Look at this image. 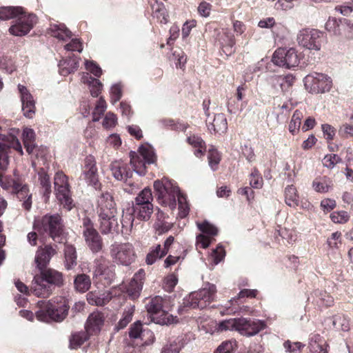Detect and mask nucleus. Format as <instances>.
Wrapping results in <instances>:
<instances>
[{
  "label": "nucleus",
  "mask_w": 353,
  "mask_h": 353,
  "mask_svg": "<svg viewBox=\"0 0 353 353\" xmlns=\"http://www.w3.org/2000/svg\"><path fill=\"white\" fill-rule=\"evenodd\" d=\"M99 230L102 234H118L119 224L118 211L112 196L109 192L102 193L97 201Z\"/></svg>",
  "instance_id": "1"
},
{
  "label": "nucleus",
  "mask_w": 353,
  "mask_h": 353,
  "mask_svg": "<svg viewBox=\"0 0 353 353\" xmlns=\"http://www.w3.org/2000/svg\"><path fill=\"white\" fill-rule=\"evenodd\" d=\"M37 305L39 308L35 312L37 319L47 323L63 321L70 309L68 301L63 296H55L48 301H39Z\"/></svg>",
  "instance_id": "2"
},
{
  "label": "nucleus",
  "mask_w": 353,
  "mask_h": 353,
  "mask_svg": "<svg viewBox=\"0 0 353 353\" xmlns=\"http://www.w3.org/2000/svg\"><path fill=\"white\" fill-rule=\"evenodd\" d=\"M64 279L63 274L56 270L48 268L40 270V274L34 276L31 292L37 297L48 298L54 287H61Z\"/></svg>",
  "instance_id": "3"
},
{
  "label": "nucleus",
  "mask_w": 353,
  "mask_h": 353,
  "mask_svg": "<svg viewBox=\"0 0 353 353\" xmlns=\"http://www.w3.org/2000/svg\"><path fill=\"white\" fill-rule=\"evenodd\" d=\"M154 189L159 204L168 206L171 210L176 208L179 188L174 181L163 177L154 182Z\"/></svg>",
  "instance_id": "4"
},
{
  "label": "nucleus",
  "mask_w": 353,
  "mask_h": 353,
  "mask_svg": "<svg viewBox=\"0 0 353 353\" xmlns=\"http://www.w3.org/2000/svg\"><path fill=\"white\" fill-rule=\"evenodd\" d=\"M216 292L215 285L208 283L205 286L196 292H191L183 299L184 307L203 309L214 300Z\"/></svg>",
  "instance_id": "5"
},
{
  "label": "nucleus",
  "mask_w": 353,
  "mask_h": 353,
  "mask_svg": "<svg viewBox=\"0 0 353 353\" xmlns=\"http://www.w3.org/2000/svg\"><path fill=\"white\" fill-rule=\"evenodd\" d=\"M34 228L40 233L47 234L56 241L63 233V220L59 214H46L40 220L34 221Z\"/></svg>",
  "instance_id": "6"
},
{
  "label": "nucleus",
  "mask_w": 353,
  "mask_h": 353,
  "mask_svg": "<svg viewBox=\"0 0 353 353\" xmlns=\"http://www.w3.org/2000/svg\"><path fill=\"white\" fill-rule=\"evenodd\" d=\"M54 185L56 198L60 204L67 210H71L74 205L67 176L63 172H57L54 178Z\"/></svg>",
  "instance_id": "7"
},
{
  "label": "nucleus",
  "mask_w": 353,
  "mask_h": 353,
  "mask_svg": "<svg viewBox=\"0 0 353 353\" xmlns=\"http://www.w3.org/2000/svg\"><path fill=\"white\" fill-rule=\"evenodd\" d=\"M164 300L160 296L151 298L145 307L151 321L159 325H168L173 322V317L163 309Z\"/></svg>",
  "instance_id": "8"
},
{
  "label": "nucleus",
  "mask_w": 353,
  "mask_h": 353,
  "mask_svg": "<svg viewBox=\"0 0 353 353\" xmlns=\"http://www.w3.org/2000/svg\"><path fill=\"white\" fill-rule=\"evenodd\" d=\"M142 159L138 154L133 151L130 152V164L133 168L134 172L143 176L145 174V164H151L155 162L156 156L152 146L149 145H141L139 149Z\"/></svg>",
  "instance_id": "9"
},
{
  "label": "nucleus",
  "mask_w": 353,
  "mask_h": 353,
  "mask_svg": "<svg viewBox=\"0 0 353 353\" xmlns=\"http://www.w3.org/2000/svg\"><path fill=\"white\" fill-rule=\"evenodd\" d=\"M306 89L311 93H325L329 92L332 87V79L327 74L312 72L303 79Z\"/></svg>",
  "instance_id": "10"
},
{
  "label": "nucleus",
  "mask_w": 353,
  "mask_h": 353,
  "mask_svg": "<svg viewBox=\"0 0 353 353\" xmlns=\"http://www.w3.org/2000/svg\"><path fill=\"white\" fill-rule=\"evenodd\" d=\"M272 61L279 67L292 69L298 66L300 57L294 48H279L274 52Z\"/></svg>",
  "instance_id": "11"
},
{
  "label": "nucleus",
  "mask_w": 353,
  "mask_h": 353,
  "mask_svg": "<svg viewBox=\"0 0 353 353\" xmlns=\"http://www.w3.org/2000/svg\"><path fill=\"white\" fill-rule=\"evenodd\" d=\"M110 170L115 179L124 181L123 189L125 192L133 194L139 189L138 185L130 180L134 170H132L126 163L120 161L112 162Z\"/></svg>",
  "instance_id": "12"
},
{
  "label": "nucleus",
  "mask_w": 353,
  "mask_h": 353,
  "mask_svg": "<svg viewBox=\"0 0 353 353\" xmlns=\"http://www.w3.org/2000/svg\"><path fill=\"white\" fill-rule=\"evenodd\" d=\"M110 256L114 263L124 266L131 265L136 257L134 248L129 243L112 245Z\"/></svg>",
  "instance_id": "13"
},
{
  "label": "nucleus",
  "mask_w": 353,
  "mask_h": 353,
  "mask_svg": "<svg viewBox=\"0 0 353 353\" xmlns=\"http://www.w3.org/2000/svg\"><path fill=\"white\" fill-rule=\"evenodd\" d=\"M37 23V17L34 14H26L23 11L12 21V25L9 28V32L16 37L26 35Z\"/></svg>",
  "instance_id": "14"
},
{
  "label": "nucleus",
  "mask_w": 353,
  "mask_h": 353,
  "mask_svg": "<svg viewBox=\"0 0 353 353\" xmlns=\"http://www.w3.org/2000/svg\"><path fill=\"white\" fill-rule=\"evenodd\" d=\"M3 183L7 187L1 185L3 189H8L12 187L17 194V198L22 201V206L26 210H30L32 207V194L27 185H23L18 181H15L7 176L3 175Z\"/></svg>",
  "instance_id": "15"
},
{
  "label": "nucleus",
  "mask_w": 353,
  "mask_h": 353,
  "mask_svg": "<svg viewBox=\"0 0 353 353\" xmlns=\"http://www.w3.org/2000/svg\"><path fill=\"white\" fill-rule=\"evenodd\" d=\"M237 332L247 337L256 335L266 327L264 321L256 319L237 318Z\"/></svg>",
  "instance_id": "16"
},
{
  "label": "nucleus",
  "mask_w": 353,
  "mask_h": 353,
  "mask_svg": "<svg viewBox=\"0 0 353 353\" xmlns=\"http://www.w3.org/2000/svg\"><path fill=\"white\" fill-rule=\"evenodd\" d=\"M83 236L93 252H98L102 248V241L93 223L88 217L83 219Z\"/></svg>",
  "instance_id": "17"
},
{
  "label": "nucleus",
  "mask_w": 353,
  "mask_h": 353,
  "mask_svg": "<svg viewBox=\"0 0 353 353\" xmlns=\"http://www.w3.org/2000/svg\"><path fill=\"white\" fill-rule=\"evenodd\" d=\"M322 32L317 30L305 29L299 33L297 41L299 44L308 50H319L321 46Z\"/></svg>",
  "instance_id": "18"
},
{
  "label": "nucleus",
  "mask_w": 353,
  "mask_h": 353,
  "mask_svg": "<svg viewBox=\"0 0 353 353\" xmlns=\"http://www.w3.org/2000/svg\"><path fill=\"white\" fill-rule=\"evenodd\" d=\"M129 336L131 339H140L141 345H148L154 341V335L149 329H143V324L137 321L132 324L129 329Z\"/></svg>",
  "instance_id": "19"
},
{
  "label": "nucleus",
  "mask_w": 353,
  "mask_h": 353,
  "mask_svg": "<svg viewBox=\"0 0 353 353\" xmlns=\"http://www.w3.org/2000/svg\"><path fill=\"white\" fill-rule=\"evenodd\" d=\"M83 173L89 185L93 186L95 189L100 186L96 161L93 156L89 155L85 158Z\"/></svg>",
  "instance_id": "20"
},
{
  "label": "nucleus",
  "mask_w": 353,
  "mask_h": 353,
  "mask_svg": "<svg viewBox=\"0 0 353 353\" xmlns=\"http://www.w3.org/2000/svg\"><path fill=\"white\" fill-rule=\"evenodd\" d=\"M18 89L21 95L23 115L27 118L32 119L35 114V103L33 97L24 85L19 84Z\"/></svg>",
  "instance_id": "21"
},
{
  "label": "nucleus",
  "mask_w": 353,
  "mask_h": 353,
  "mask_svg": "<svg viewBox=\"0 0 353 353\" xmlns=\"http://www.w3.org/2000/svg\"><path fill=\"white\" fill-rule=\"evenodd\" d=\"M145 276V271L143 269H140L131 279L127 289L128 295L131 299L134 300L140 296Z\"/></svg>",
  "instance_id": "22"
},
{
  "label": "nucleus",
  "mask_w": 353,
  "mask_h": 353,
  "mask_svg": "<svg viewBox=\"0 0 353 353\" xmlns=\"http://www.w3.org/2000/svg\"><path fill=\"white\" fill-rule=\"evenodd\" d=\"M6 140V135L1 133V128L0 127V185L4 187L8 185L3 183V174L9 165V157L8 155V147Z\"/></svg>",
  "instance_id": "23"
},
{
  "label": "nucleus",
  "mask_w": 353,
  "mask_h": 353,
  "mask_svg": "<svg viewBox=\"0 0 353 353\" xmlns=\"http://www.w3.org/2000/svg\"><path fill=\"white\" fill-rule=\"evenodd\" d=\"M294 79L291 74L285 76L273 75L270 78V83L274 89H280L282 92H286L293 85Z\"/></svg>",
  "instance_id": "24"
},
{
  "label": "nucleus",
  "mask_w": 353,
  "mask_h": 353,
  "mask_svg": "<svg viewBox=\"0 0 353 353\" xmlns=\"http://www.w3.org/2000/svg\"><path fill=\"white\" fill-rule=\"evenodd\" d=\"M56 254V250L51 245H46L38 249L35 256V263L39 270L44 269L52 257Z\"/></svg>",
  "instance_id": "25"
},
{
  "label": "nucleus",
  "mask_w": 353,
  "mask_h": 353,
  "mask_svg": "<svg viewBox=\"0 0 353 353\" xmlns=\"http://www.w3.org/2000/svg\"><path fill=\"white\" fill-rule=\"evenodd\" d=\"M208 130L212 133H224L228 129V122L224 114L219 113L214 116L213 119H211L207 123Z\"/></svg>",
  "instance_id": "26"
},
{
  "label": "nucleus",
  "mask_w": 353,
  "mask_h": 353,
  "mask_svg": "<svg viewBox=\"0 0 353 353\" xmlns=\"http://www.w3.org/2000/svg\"><path fill=\"white\" fill-rule=\"evenodd\" d=\"M108 263V261L102 256L95 259L93 277L101 276L105 279L111 280L114 277V273L110 270Z\"/></svg>",
  "instance_id": "27"
},
{
  "label": "nucleus",
  "mask_w": 353,
  "mask_h": 353,
  "mask_svg": "<svg viewBox=\"0 0 353 353\" xmlns=\"http://www.w3.org/2000/svg\"><path fill=\"white\" fill-rule=\"evenodd\" d=\"M112 299L110 292H90L87 294V301L89 304L97 306H103L109 303Z\"/></svg>",
  "instance_id": "28"
},
{
  "label": "nucleus",
  "mask_w": 353,
  "mask_h": 353,
  "mask_svg": "<svg viewBox=\"0 0 353 353\" xmlns=\"http://www.w3.org/2000/svg\"><path fill=\"white\" fill-rule=\"evenodd\" d=\"M312 302L319 307H330L333 303V298L325 291L315 290L310 297H308V301L310 299Z\"/></svg>",
  "instance_id": "29"
},
{
  "label": "nucleus",
  "mask_w": 353,
  "mask_h": 353,
  "mask_svg": "<svg viewBox=\"0 0 353 353\" xmlns=\"http://www.w3.org/2000/svg\"><path fill=\"white\" fill-rule=\"evenodd\" d=\"M326 321L332 323L338 331L347 332L350 329V319L343 314H336L327 318Z\"/></svg>",
  "instance_id": "30"
},
{
  "label": "nucleus",
  "mask_w": 353,
  "mask_h": 353,
  "mask_svg": "<svg viewBox=\"0 0 353 353\" xmlns=\"http://www.w3.org/2000/svg\"><path fill=\"white\" fill-rule=\"evenodd\" d=\"M104 317L101 312H94L91 313L85 324V330L89 332H95L100 330L101 327L103 325Z\"/></svg>",
  "instance_id": "31"
},
{
  "label": "nucleus",
  "mask_w": 353,
  "mask_h": 353,
  "mask_svg": "<svg viewBox=\"0 0 353 353\" xmlns=\"http://www.w3.org/2000/svg\"><path fill=\"white\" fill-rule=\"evenodd\" d=\"M38 181L41 186V192L46 200L48 199L51 193V182L49 174L44 168H41L38 171Z\"/></svg>",
  "instance_id": "32"
},
{
  "label": "nucleus",
  "mask_w": 353,
  "mask_h": 353,
  "mask_svg": "<svg viewBox=\"0 0 353 353\" xmlns=\"http://www.w3.org/2000/svg\"><path fill=\"white\" fill-rule=\"evenodd\" d=\"M59 66L60 68V74L66 76L71 72H74L79 67V58L73 55L68 59L60 61Z\"/></svg>",
  "instance_id": "33"
},
{
  "label": "nucleus",
  "mask_w": 353,
  "mask_h": 353,
  "mask_svg": "<svg viewBox=\"0 0 353 353\" xmlns=\"http://www.w3.org/2000/svg\"><path fill=\"white\" fill-rule=\"evenodd\" d=\"M90 339L88 330L77 332L71 334L69 339V347L77 350Z\"/></svg>",
  "instance_id": "34"
},
{
  "label": "nucleus",
  "mask_w": 353,
  "mask_h": 353,
  "mask_svg": "<svg viewBox=\"0 0 353 353\" xmlns=\"http://www.w3.org/2000/svg\"><path fill=\"white\" fill-rule=\"evenodd\" d=\"M48 30L52 37L60 40L65 41L72 37L71 31L64 24H51Z\"/></svg>",
  "instance_id": "35"
},
{
  "label": "nucleus",
  "mask_w": 353,
  "mask_h": 353,
  "mask_svg": "<svg viewBox=\"0 0 353 353\" xmlns=\"http://www.w3.org/2000/svg\"><path fill=\"white\" fill-rule=\"evenodd\" d=\"M64 265L68 270H72L77 265V252L76 249L71 245H65L64 248Z\"/></svg>",
  "instance_id": "36"
},
{
  "label": "nucleus",
  "mask_w": 353,
  "mask_h": 353,
  "mask_svg": "<svg viewBox=\"0 0 353 353\" xmlns=\"http://www.w3.org/2000/svg\"><path fill=\"white\" fill-rule=\"evenodd\" d=\"M91 286V280L85 274H79L74 279V287L76 291L80 293L87 292Z\"/></svg>",
  "instance_id": "37"
},
{
  "label": "nucleus",
  "mask_w": 353,
  "mask_h": 353,
  "mask_svg": "<svg viewBox=\"0 0 353 353\" xmlns=\"http://www.w3.org/2000/svg\"><path fill=\"white\" fill-rule=\"evenodd\" d=\"M133 212L137 214V217L142 221H148L150 219L153 212L152 204L137 205L132 208Z\"/></svg>",
  "instance_id": "38"
},
{
  "label": "nucleus",
  "mask_w": 353,
  "mask_h": 353,
  "mask_svg": "<svg viewBox=\"0 0 353 353\" xmlns=\"http://www.w3.org/2000/svg\"><path fill=\"white\" fill-rule=\"evenodd\" d=\"M152 15L161 23H167L168 22V14L163 3L155 1L152 5Z\"/></svg>",
  "instance_id": "39"
},
{
  "label": "nucleus",
  "mask_w": 353,
  "mask_h": 353,
  "mask_svg": "<svg viewBox=\"0 0 353 353\" xmlns=\"http://www.w3.org/2000/svg\"><path fill=\"white\" fill-rule=\"evenodd\" d=\"M23 8L21 7L7 6L0 8V19L9 20L16 19L17 17L21 13Z\"/></svg>",
  "instance_id": "40"
},
{
  "label": "nucleus",
  "mask_w": 353,
  "mask_h": 353,
  "mask_svg": "<svg viewBox=\"0 0 353 353\" xmlns=\"http://www.w3.org/2000/svg\"><path fill=\"white\" fill-rule=\"evenodd\" d=\"M134 221V212L131 208H128L123 211L121 224L122 232L128 233L131 231Z\"/></svg>",
  "instance_id": "41"
},
{
  "label": "nucleus",
  "mask_w": 353,
  "mask_h": 353,
  "mask_svg": "<svg viewBox=\"0 0 353 353\" xmlns=\"http://www.w3.org/2000/svg\"><path fill=\"white\" fill-rule=\"evenodd\" d=\"M82 81L84 83H88L90 87V93L93 97H97L102 89V83L99 80L92 78L88 73L83 74Z\"/></svg>",
  "instance_id": "42"
},
{
  "label": "nucleus",
  "mask_w": 353,
  "mask_h": 353,
  "mask_svg": "<svg viewBox=\"0 0 353 353\" xmlns=\"http://www.w3.org/2000/svg\"><path fill=\"white\" fill-rule=\"evenodd\" d=\"M221 43L223 48V51L227 54H231L234 52L235 40L234 35L230 32H224L221 39Z\"/></svg>",
  "instance_id": "43"
},
{
  "label": "nucleus",
  "mask_w": 353,
  "mask_h": 353,
  "mask_svg": "<svg viewBox=\"0 0 353 353\" xmlns=\"http://www.w3.org/2000/svg\"><path fill=\"white\" fill-rule=\"evenodd\" d=\"M237 318L229 319L215 323L214 332H223L228 330L237 331Z\"/></svg>",
  "instance_id": "44"
},
{
  "label": "nucleus",
  "mask_w": 353,
  "mask_h": 353,
  "mask_svg": "<svg viewBox=\"0 0 353 353\" xmlns=\"http://www.w3.org/2000/svg\"><path fill=\"white\" fill-rule=\"evenodd\" d=\"M188 143L196 148L194 154L197 157L203 156L205 152V143L204 141L199 136H190L188 138Z\"/></svg>",
  "instance_id": "45"
},
{
  "label": "nucleus",
  "mask_w": 353,
  "mask_h": 353,
  "mask_svg": "<svg viewBox=\"0 0 353 353\" xmlns=\"http://www.w3.org/2000/svg\"><path fill=\"white\" fill-rule=\"evenodd\" d=\"M285 203L290 207L295 208L299 204V196L296 188L291 185L285 189Z\"/></svg>",
  "instance_id": "46"
},
{
  "label": "nucleus",
  "mask_w": 353,
  "mask_h": 353,
  "mask_svg": "<svg viewBox=\"0 0 353 353\" xmlns=\"http://www.w3.org/2000/svg\"><path fill=\"white\" fill-rule=\"evenodd\" d=\"M159 123L161 127L172 130L185 131L188 128V124L176 122L172 119H162L159 120Z\"/></svg>",
  "instance_id": "47"
},
{
  "label": "nucleus",
  "mask_w": 353,
  "mask_h": 353,
  "mask_svg": "<svg viewBox=\"0 0 353 353\" xmlns=\"http://www.w3.org/2000/svg\"><path fill=\"white\" fill-rule=\"evenodd\" d=\"M165 256L162 254L161 245L158 244L150 248V252L146 256L145 262L148 265H152L157 259H160Z\"/></svg>",
  "instance_id": "48"
},
{
  "label": "nucleus",
  "mask_w": 353,
  "mask_h": 353,
  "mask_svg": "<svg viewBox=\"0 0 353 353\" xmlns=\"http://www.w3.org/2000/svg\"><path fill=\"white\" fill-rule=\"evenodd\" d=\"M303 117V114L302 111L299 110L294 111L289 124V131L292 134H294L299 130Z\"/></svg>",
  "instance_id": "49"
},
{
  "label": "nucleus",
  "mask_w": 353,
  "mask_h": 353,
  "mask_svg": "<svg viewBox=\"0 0 353 353\" xmlns=\"http://www.w3.org/2000/svg\"><path fill=\"white\" fill-rule=\"evenodd\" d=\"M153 196L151 189L145 188L135 199L137 205L152 204Z\"/></svg>",
  "instance_id": "50"
},
{
  "label": "nucleus",
  "mask_w": 353,
  "mask_h": 353,
  "mask_svg": "<svg viewBox=\"0 0 353 353\" xmlns=\"http://www.w3.org/2000/svg\"><path fill=\"white\" fill-rule=\"evenodd\" d=\"M324 346H327V345L319 334H314L310 336L309 348L311 352H316Z\"/></svg>",
  "instance_id": "51"
},
{
  "label": "nucleus",
  "mask_w": 353,
  "mask_h": 353,
  "mask_svg": "<svg viewBox=\"0 0 353 353\" xmlns=\"http://www.w3.org/2000/svg\"><path fill=\"white\" fill-rule=\"evenodd\" d=\"M313 188L315 191L321 193H325L329 191L331 187V182L325 178L315 179L312 183Z\"/></svg>",
  "instance_id": "52"
},
{
  "label": "nucleus",
  "mask_w": 353,
  "mask_h": 353,
  "mask_svg": "<svg viewBox=\"0 0 353 353\" xmlns=\"http://www.w3.org/2000/svg\"><path fill=\"white\" fill-rule=\"evenodd\" d=\"M133 313L134 308L132 307L125 310L123 313L122 318L119 320L117 325H116V329L119 330L125 327L127 325L132 321Z\"/></svg>",
  "instance_id": "53"
},
{
  "label": "nucleus",
  "mask_w": 353,
  "mask_h": 353,
  "mask_svg": "<svg viewBox=\"0 0 353 353\" xmlns=\"http://www.w3.org/2000/svg\"><path fill=\"white\" fill-rule=\"evenodd\" d=\"M6 143H7L8 153L9 152L10 149L12 148L17 151L21 155H23V152L21 144L17 137L10 134L6 135Z\"/></svg>",
  "instance_id": "54"
},
{
  "label": "nucleus",
  "mask_w": 353,
  "mask_h": 353,
  "mask_svg": "<svg viewBox=\"0 0 353 353\" xmlns=\"http://www.w3.org/2000/svg\"><path fill=\"white\" fill-rule=\"evenodd\" d=\"M263 184V179L256 168H254L250 175V185L251 188L259 189Z\"/></svg>",
  "instance_id": "55"
},
{
  "label": "nucleus",
  "mask_w": 353,
  "mask_h": 353,
  "mask_svg": "<svg viewBox=\"0 0 353 353\" xmlns=\"http://www.w3.org/2000/svg\"><path fill=\"white\" fill-rule=\"evenodd\" d=\"M106 103L103 97H100L92 112V121H98L105 111Z\"/></svg>",
  "instance_id": "56"
},
{
  "label": "nucleus",
  "mask_w": 353,
  "mask_h": 353,
  "mask_svg": "<svg viewBox=\"0 0 353 353\" xmlns=\"http://www.w3.org/2000/svg\"><path fill=\"white\" fill-rule=\"evenodd\" d=\"M208 159L210 168L212 170H216L221 160L219 152L213 148L209 149Z\"/></svg>",
  "instance_id": "57"
},
{
  "label": "nucleus",
  "mask_w": 353,
  "mask_h": 353,
  "mask_svg": "<svg viewBox=\"0 0 353 353\" xmlns=\"http://www.w3.org/2000/svg\"><path fill=\"white\" fill-rule=\"evenodd\" d=\"M350 123H344L339 129V134L343 137H353V115L350 118Z\"/></svg>",
  "instance_id": "58"
},
{
  "label": "nucleus",
  "mask_w": 353,
  "mask_h": 353,
  "mask_svg": "<svg viewBox=\"0 0 353 353\" xmlns=\"http://www.w3.org/2000/svg\"><path fill=\"white\" fill-rule=\"evenodd\" d=\"M330 219L335 223H345L349 220V215L345 211L334 212L330 214Z\"/></svg>",
  "instance_id": "59"
},
{
  "label": "nucleus",
  "mask_w": 353,
  "mask_h": 353,
  "mask_svg": "<svg viewBox=\"0 0 353 353\" xmlns=\"http://www.w3.org/2000/svg\"><path fill=\"white\" fill-rule=\"evenodd\" d=\"M225 256V252L223 246L219 245L214 250H213L211 258L214 265H217L222 261Z\"/></svg>",
  "instance_id": "60"
},
{
  "label": "nucleus",
  "mask_w": 353,
  "mask_h": 353,
  "mask_svg": "<svg viewBox=\"0 0 353 353\" xmlns=\"http://www.w3.org/2000/svg\"><path fill=\"white\" fill-rule=\"evenodd\" d=\"M341 159L336 154L325 155L323 159V164L325 167L332 169L335 165L340 163Z\"/></svg>",
  "instance_id": "61"
},
{
  "label": "nucleus",
  "mask_w": 353,
  "mask_h": 353,
  "mask_svg": "<svg viewBox=\"0 0 353 353\" xmlns=\"http://www.w3.org/2000/svg\"><path fill=\"white\" fill-rule=\"evenodd\" d=\"M122 97L121 86L119 84H114L110 89V101L112 104L116 103Z\"/></svg>",
  "instance_id": "62"
},
{
  "label": "nucleus",
  "mask_w": 353,
  "mask_h": 353,
  "mask_svg": "<svg viewBox=\"0 0 353 353\" xmlns=\"http://www.w3.org/2000/svg\"><path fill=\"white\" fill-rule=\"evenodd\" d=\"M199 229L203 232L209 235L214 236L217 234V228L209 223L208 221H204L203 223L198 224Z\"/></svg>",
  "instance_id": "63"
},
{
  "label": "nucleus",
  "mask_w": 353,
  "mask_h": 353,
  "mask_svg": "<svg viewBox=\"0 0 353 353\" xmlns=\"http://www.w3.org/2000/svg\"><path fill=\"white\" fill-rule=\"evenodd\" d=\"M181 347L180 341H174L165 346L161 353H179Z\"/></svg>",
  "instance_id": "64"
}]
</instances>
